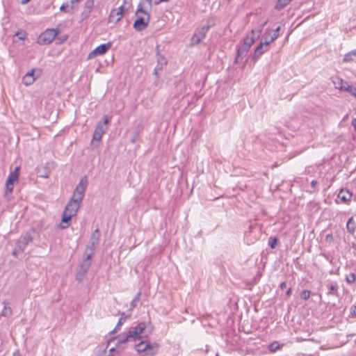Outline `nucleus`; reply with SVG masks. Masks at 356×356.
Masks as SVG:
<instances>
[{
  "label": "nucleus",
  "mask_w": 356,
  "mask_h": 356,
  "mask_svg": "<svg viewBox=\"0 0 356 356\" xmlns=\"http://www.w3.org/2000/svg\"><path fill=\"white\" fill-rule=\"evenodd\" d=\"M150 10L146 8L145 3H139L138 4L135 13L136 19L134 23V28L136 31H141L147 27L150 21Z\"/></svg>",
  "instance_id": "f257e3e1"
},
{
  "label": "nucleus",
  "mask_w": 356,
  "mask_h": 356,
  "mask_svg": "<svg viewBox=\"0 0 356 356\" xmlns=\"http://www.w3.org/2000/svg\"><path fill=\"white\" fill-rule=\"evenodd\" d=\"M80 204L70 200L65 206L62 215V220L60 224L61 229H65L69 227L72 218L76 216Z\"/></svg>",
  "instance_id": "f03ea898"
},
{
  "label": "nucleus",
  "mask_w": 356,
  "mask_h": 356,
  "mask_svg": "<svg viewBox=\"0 0 356 356\" xmlns=\"http://www.w3.org/2000/svg\"><path fill=\"white\" fill-rule=\"evenodd\" d=\"M140 339V337L131 328L124 333L118 335L113 339L116 348H124V345L129 341H136V340Z\"/></svg>",
  "instance_id": "7ed1b4c3"
},
{
  "label": "nucleus",
  "mask_w": 356,
  "mask_h": 356,
  "mask_svg": "<svg viewBox=\"0 0 356 356\" xmlns=\"http://www.w3.org/2000/svg\"><path fill=\"white\" fill-rule=\"evenodd\" d=\"M135 349L143 356H153L157 353L158 345L156 343L152 344L149 341L145 340L135 345Z\"/></svg>",
  "instance_id": "20e7f679"
},
{
  "label": "nucleus",
  "mask_w": 356,
  "mask_h": 356,
  "mask_svg": "<svg viewBox=\"0 0 356 356\" xmlns=\"http://www.w3.org/2000/svg\"><path fill=\"white\" fill-rule=\"evenodd\" d=\"M111 120V117L107 115L104 116L103 122H99L95 127L92 135V143L94 144L95 142L99 143L108 129V124Z\"/></svg>",
  "instance_id": "39448f33"
},
{
  "label": "nucleus",
  "mask_w": 356,
  "mask_h": 356,
  "mask_svg": "<svg viewBox=\"0 0 356 356\" xmlns=\"http://www.w3.org/2000/svg\"><path fill=\"white\" fill-rule=\"evenodd\" d=\"M87 184L88 180L86 177H82L79 184L74 189L72 197L70 200L81 205V203L84 197Z\"/></svg>",
  "instance_id": "423d86ee"
},
{
  "label": "nucleus",
  "mask_w": 356,
  "mask_h": 356,
  "mask_svg": "<svg viewBox=\"0 0 356 356\" xmlns=\"http://www.w3.org/2000/svg\"><path fill=\"white\" fill-rule=\"evenodd\" d=\"M58 33V31L54 29H47L39 35L38 43L41 45L50 44L56 37Z\"/></svg>",
  "instance_id": "0eeeda50"
},
{
  "label": "nucleus",
  "mask_w": 356,
  "mask_h": 356,
  "mask_svg": "<svg viewBox=\"0 0 356 356\" xmlns=\"http://www.w3.org/2000/svg\"><path fill=\"white\" fill-rule=\"evenodd\" d=\"M270 34V30L266 29L264 33L263 38L265 40V42H261L260 44L257 47V48L254 50L253 59L257 60L264 52L267 51L268 50V46L270 44L268 40V35Z\"/></svg>",
  "instance_id": "6e6552de"
},
{
  "label": "nucleus",
  "mask_w": 356,
  "mask_h": 356,
  "mask_svg": "<svg viewBox=\"0 0 356 356\" xmlns=\"http://www.w3.org/2000/svg\"><path fill=\"white\" fill-rule=\"evenodd\" d=\"M92 258V256L84 254L83 259L80 264V270L76 275V280L81 281L83 277L87 273L91 266Z\"/></svg>",
  "instance_id": "1a4fd4ad"
},
{
  "label": "nucleus",
  "mask_w": 356,
  "mask_h": 356,
  "mask_svg": "<svg viewBox=\"0 0 356 356\" xmlns=\"http://www.w3.org/2000/svg\"><path fill=\"white\" fill-rule=\"evenodd\" d=\"M19 170V167H16L15 170L13 172H10L9 174L8 179L6 180V191L7 192L11 193L13 191V186L15 181H16L18 179L19 177V173L18 171Z\"/></svg>",
  "instance_id": "9d476101"
},
{
  "label": "nucleus",
  "mask_w": 356,
  "mask_h": 356,
  "mask_svg": "<svg viewBox=\"0 0 356 356\" xmlns=\"http://www.w3.org/2000/svg\"><path fill=\"white\" fill-rule=\"evenodd\" d=\"M41 74V70L39 69H33L31 72H27L23 77V83L26 86L32 84L35 80Z\"/></svg>",
  "instance_id": "9b49d317"
},
{
  "label": "nucleus",
  "mask_w": 356,
  "mask_h": 356,
  "mask_svg": "<svg viewBox=\"0 0 356 356\" xmlns=\"http://www.w3.org/2000/svg\"><path fill=\"white\" fill-rule=\"evenodd\" d=\"M111 46L110 42L98 46L88 54V58L92 59L98 55H104L110 49Z\"/></svg>",
  "instance_id": "f8f14e48"
},
{
  "label": "nucleus",
  "mask_w": 356,
  "mask_h": 356,
  "mask_svg": "<svg viewBox=\"0 0 356 356\" xmlns=\"http://www.w3.org/2000/svg\"><path fill=\"white\" fill-rule=\"evenodd\" d=\"M130 328H131L132 330L135 332L136 334L139 336V337H140V339L143 337H147L148 335L151 333V331H149L148 333H147V325L144 322L139 323L135 326H131Z\"/></svg>",
  "instance_id": "ddd939ff"
},
{
  "label": "nucleus",
  "mask_w": 356,
  "mask_h": 356,
  "mask_svg": "<svg viewBox=\"0 0 356 356\" xmlns=\"http://www.w3.org/2000/svg\"><path fill=\"white\" fill-rule=\"evenodd\" d=\"M123 11V6H121L118 8L112 10L109 15V22L113 23H117L118 22H119L124 15Z\"/></svg>",
  "instance_id": "4468645a"
},
{
  "label": "nucleus",
  "mask_w": 356,
  "mask_h": 356,
  "mask_svg": "<svg viewBox=\"0 0 356 356\" xmlns=\"http://www.w3.org/2000/svg\"><path fill=\"white\" fill-rule=\"evenodd\" d=\"M331 80L334 88L341 91H346L347 86L349 85L347 81L343 80L339 76H333L331 78Z\"/></svg>",
  "instance_id": "2eb2a0df"
},
{
  "label": "nucleus",
  "mask_w": 356,
  "mask_h": 356,
  "mask_svg": "<svg viewBox=\"0 0 356 356\" xmlns=\"http://www.w3.org/2000/svg\"><path fill=\"white\" fill-rule=\"evenodd\" d=\"M209 30V26H204L197 33H195L192 37L191 42L193 44H199L206 35L207 32Z\"/></svg>",
  "instance_id": "dca6fc26"
},
{
  "label": "nucleus",
  "mask_w": 356,
  "mask_h": 356,
  "mask_svg": "<svg viewBox=\"0 0 356 356\" xmlns=\"http://www.w3.org/2000/svg\"><path fill=\"white\" fill-rule=\"evenodd\" d=\"M249 49H250L243 44L241 47H238L234 63L237 64L241 62L243 58L246 56Z\"/></svg>",
  "instance_id": "f3484780"
},
{
  "label": "nucleus",
  "mask_w": 356,
  "mask_h": 356,
  "mask_svg": "<svg viewBox=\"0 0 356 356\" xmlns=\"http://www.w3.org/2000/svg\"><path fill=\"white\" fill-rule=\"evenodd\" d=\"M254 34H255V31L254 30H252L251 31V33L250 35H247L244 39H243V44L246 47H248L249 49L250 48V47L254 44V42H255V40L257 39L255 36H254Z\"/></svg>",
  "instance_id": "a211bd4d"
},
{
  "label": "nucleus",
  "mask_w": 356,
  "mask_h": 356,
  "mask_svg": "<svg viewBox=\"0 0 356 356\" xmlns=\"http://www.w3.org/2000/svg\"><path fill=\"white\" fill-rule=\"evenodd\" d=\"M35 230L31 229L27 231L19 239L22 240L26 245H28L33 239Z\"/></svg>",
  "instance_id": "6ab92c4d"
},
{
  "label": "nucleus",
  "mask_w": 356,
  "mask_h": 356,
  "mask_svg": "<svg viewBox=\"0 0 356 356\" xmlns=\"http://www.w3.org/2000/svg\"><path fill=\"white\" fill-rule=\"evenodd\" d=\"M338 197L346 203L351 200L352 193L347 189H341L338 194Z\"/></svg>",
  "instance_id": "aec40b11"
},
{
  "label": "nucleus",
  "mask_w": 356,
  "mask_h": 356,
  "mask_svg": "<svg viewBox=\"0 0 356 356\" xmlns=\"http://www.w3.org/2000/svg\"><path fill=\"white\" fill-rule=\"evenodd\" d=\"M3 304L4 306L3 310L1 311V316L3 317L10 316L13 314V312L10 307L9 306V303L3 301Z\"/></svg>",
  "instance_id": "412c9836"
},
{
  "label": "nucleus",
  "mask_w": 356,
  "mask_h": 356,
  "mask_svg": "<svg viewBox=\"0 0 356 356\" xmlns=\"http://www.w3.org/2000/svg\"><path fill=\"white\" fill-rule=\"evenodd\" d=\"M346 228L349 233L354 234L356 230V223L355 222L353 218L350 217L346 223Z\"/></svg>",
  "instance_id": "4be33fe9"
},
{
  "label": "nucleus",
  "mask_w": 356,
  "mask_h": 356,
  "mask_svg": "<svg viewBox=\"0 0 356 356\" xmlns=\"http://www.w3.org/2000/svg\"><path fill=\"white\" fill-rule=\"evenodd\" d=\"M99 238H100V232L99 229H96L93 233L92 234V236L90 239V244H99Z\"/></svg>",
  "instance_id": "5701e85b"
},
{
  "label": "nucleus",
  "mask_w": 356,
  "mask_h": 356,
  "mask_svg": "<svg viewBox=\"0 0 356 356\" xmlns=\"http://www.w3.org/2000/svg\"><path fill=\"white\" fill-rule=\"evenodd\" d=\"M94 7V1L93 0H87L84 5V13L88 15L92 10Z\"/></svg>",
  "instance_id": "b1692460"
},
{
  "label": "nucleus",
  "mask_w": 356,
  "mask_h": 356,
  "mask_svg": "<svg viewBox=\"0 0 356 356\" xmlns=\"http://www.w3.org/2000/svg\"><path fill=\"white\" fill-rule=\"evenodd\" d=\"M156 58L157 66H161V67L163 68V66L167 64L166 58L163 55H161L159 51H157L156 53Z\"/></svg>",
  "instance_id": "393cba45"
},
{
  "label": "nucleus",
  "mask_w": 356,
  "mask_h": 356,
  "mask_svg": "<svg viewBox=\"0 0 356 356\" xmlns=\"http://www.w3.org/2000/svg\"><path fill=\"white\" fill-rule=\"evenodd\" d=\"M97 246V244H90V242H89V244L87 245L86 250H85V254H89L90 256H94L95 254V250L96 247Z\"/></svg>",
  "instance_id": "a878e982"
},
{
  "label": "nucleus",
  "mask_w": 356,
  "mask_h": 356,
  "mask_svg": "<svg viewBox=\"0 0 356 356\" xmlns=\"http://www.w3.org/2000/svg\"><path fill=\"white\" fill-rule=\"evenodd\" d=\"M291 1V0H278L275 5V9L280 10L284 8Z\"/></svg>",
  "instance_id": "bb28decb"
},
{
  "label": "nucleus",
  "mask_w": 356,
  "mask_h": 356,
  "mask_svg": "<svg viewBox=\"0 0 356 356\" xmlns=\"http://www.w3.org/2000/svg\"><path fill=\"white\" fill-rule=\"evenodd\" d=\"M268 21H265L264 22L259 24L258 27L256 29H254L255 31V34H254V36L257 38H259L263 29H264V26L267 24Z\"/></svg>",
  "instance_id": "cd10ccee"
},
{
  "label": "nucleus",
  "mask_w": 356,
  "mask_h": 356,
  "mask_svg": "<svg viewBox=\"0 0 356 356\" xmlns=\"http://www.w3.org/2000/svg\"><path fill=\"white\" fill-rule=\"evenodd\" d=\"M327 288L329 289L328 295L337 296V286L336 284H328Z\"/></svg>",
  "instance_id": "c85d7f7f"
},
{
  "label": "nucleus",
  "mask_w": 356,
  "mask_h": 356,
  "mask_svg": "<svg viewBox=\"0 0 356 356\" xmlns=\"http://www.w3.org/2000/svg\"><path fill=\"white\" fill-rule=\"evenodd\" d=\"M126 318H127L126 316L125 317L122 316L119 319V321H118V324L116 325L115 327L114 328V330L112 331V333H115V332H117L118 331L120 330L121 325L124 323V322L125 321Z\"/></svg>",
  "instance_id": "c756f323"
},
{
  "label": "nucleus",
  "mask_w": 356,
  "mask_h": 356,
  "mask_svg": "<svg viewBox=\"0 0 356 356\" xmlns=\"http://www.w3.org/2000/svg\"><path fill=\"white\" fill-rule=\"evenodd\" d=\"M280 30V26H278L276 29L273 31V33L270 36L269 40H268L270 43L275 40L279 37V31Z\"/></svg>",
  "instance_id": "7c9ffc66"
},
{
  "label": "nucleus",
  "mask_w": 356,
  "mask_h": 356,
  "mask_svg": "<svg viewBox=\"0 0 356 356\" xmlns=\"http://www.w3.org/2000/svg\"><path fill=\"white\" fill-rule=\"evenodd\" d=\"M345 92H348L350 95L356 98V88L353 85L347 86L346 90Z\"/></svg>",
  "instance_id": "2f4dec72"
},
{
  "label": "nucleus",
  "mask_w": 356,
  "mask_h": 356,
  "mask_svg": "<svg viewBox=\"0 0 356 356\" xmlns=\"http://www.w3.org/2000/svg\"><path fill=\"white\" fill-rule=\"evenodd\" d=\"M26 244H25L22 240L19 239L16 243V247L17 250L23 252L26 247Z\"/></svg>",
  "instance_id": "473e14b6"
},
{
  "label": "nucleus",
  "mask_w": 356,
  "mask_h": 356,
  "mask_svg": "<svg viewBox=\"0 0 356 356\" xmlns=\"http://www.w3.org/2000/svg\"><path fill=\"white\" fill-rule=\"evenodd\" d=\"M141 293L138 292L136 297L133 299V300L131 302V309L135 308L137 306L138 302L140 300Z\"/></svg>",
  "instance_id": "72a5a7b5"
},
{
  "label": "nucleus",
  "mask_w": 356,
  "mask_h": 356,
  "mask_svg": "<svg viewBox=\"0 0 356 356\" xmlns=\"http://www.w3.org/2000/svg\"><path fill=\"white\" fill-rule=\"evenodd\" d=\"M72 8H73V4H72V6L70 8V5L68 3H63L60 6V10L61 12H64V13H70V10H72Z\"/></svg>",
  "instance_id": "f704fd0d"
},
{
  "label": "nucleus",
  "mask_w": 356,
  "mask_h": 356,
  "mask_svg": "<svg viewBox=\"0 0 356 356\" xmlns=\"http://www.w3.org/2000/svg\"><path fill=\"white\" fill-rule=\"evenodd\" d=\"M311 292L309 290H304L300 293V298L305 300H307L310 297Z\"/></svg>",
  "instance_id": "c9c22d12"
},
{
  "label": "nucleus",
  "mask_w": 356,
  "mask_h": 356,
  "mask_svg": "<svg viewBox=\"0 0 356 356\" xmlns=\"http://www.w3.org/2000/svg\"><path fill=\"white\" fill-rule=\"evenodd\" d=\"M277 241H278V240H277V238H275V237H274V238L270 237V238H269L268 245H269V246H270L272 249H273V248H275L276 247L277 243Z\"/></svg>",
  "instance_id": "e433bc0d"
},
{
  "label": "nucleus",
  "mask_w": 356,
  "mask_h": 356,
  "mask_svg": "<svg viewBox=\"0 0 356 356\" xmlns=\"http://www.w3.org/2000/svg\"><path fill=\"white\" fill-rule=\"evenodd\" d=\"M355 279H356V277L354 273H350V274L348 275L346 278V282L348 284H353V282H355Z\"/></svg>",
  "instance_id": "4c0bfd02"
},
{
  "label": "nucleus",
  "mask_w": 356,
  "mask_h": 356,
  "mask_svg": "<svg viewBox=\"0 0 356 356\" xmlns=\"http://www.w3.org/2000/svg\"><path fill=\"white\" fill-rule=\"evenodd\" d=\"M152 1L153 0H141L139 3H143L146 5V8L151 10L152 8Z\"/></svg>",
  "instance_id": "58836bf2"
},
{
  "label": "nucleus",
  "mask_w": 356,
  "mask_h": 356,
  "mask_svg": "<svg viewBox=\"0 0 356 356\" xmlns=\"http://www.w3.org/2000/svg\"><path fill=\"white\" fill-rule=\"evenodd\" d=\"M15 35L17 36L20 40H24L26 38V33L24 31H17Z\"/></svg>",
  "instance_id": "ea45409f"
},
{
  "label": "nucleus",
  "mask_w": 356,
  "mask_h": 356,
  "mask_svg": "<svg viewBox=\"0 0 356 356\" xmlns=\"http://www.w3.org/2000/svg\"><path fill=\"white\" fill-rule=\"evenodd\" d=\"M352 60V58H350V54H346L343 59V61L346 63V62H350Z\"/></svg>",
  "instance_id": "a19ab883"
},
{
  "label": "nucleus",
  "mask_w": 356,
  "mask_h": 356,
  "mask_svg": "<svg viewBox=\"0 0 356 356\" xmlns=\"http://www.w3.org/2000/svg\"><path fill=\"white\" fill-rule=\"evenodd\" d=\"M20 253H22V252H21V251H19V250H17V248L15 246V249H14V250H13V251L12 254H13L14 257H17V255H18L19 254H20Z\"/></svg>",
  "instance_id": "79ce46f5"
},
{
  "label": "nucleus",
  "mask_w": 356,
  "mask_h": 356,
  "mask_svg": "<svg viewBox=\"0 0 356 356\" xmlns=\"http://www.w3.org/2000/svg\"><path fill=\"white\" fill-rule=\"evenodd\" d=\"M162 70L161 66H157V65H156V67L154 68V74L156 76H157V74H158V72H159V71H160V70Z\"/></svg>",
  "instance_id": "37998d69"
},
{
  "label": "nucleus",
  "mask_w": 356,
  "mask_h": 356,
  "mask_svg": "<svg viewBox=\"0 0 356 356\" xmlns=\"http://www.w3.org/2000/svg\"><path fill=\"white\" fill-rule=\"evenodd\" d=\"M350 312L352 315L356 316V305H353L351 307Z\"/></svg>",
  "instance_id": "c03bdc74"
},
{
  "label": "nucleus",
  "mask_w": 356,
  "mask_h": 356,
  "mask_svg": "<svg viewBox=\"0 0 356 356\" xmlns=\"http://www.w3.org/2000/svg\"><path fill=\"white\" fill-rule=\"evenodd\" d=\"M351 124L353 127L354 129L356 131V118H353L351 122Z\"/></svg>",
  "instance_id": "a18cd8bd"
},
{
  "label": "nucleus",
  "mask_w": 356,
  "mask_h": 356,
  "mask_svg": "<svg viewBox=\"0 0 356 356\" xmlns=\"http://www.w3.org/2000/svg\"><path fill=\"white\" fill-rule=\"evenodd\" d=\"M317 184H318L317 181L312 180V182H311V186H312V188H315L316 186H317Z\"/></svg>",
  "instance_id": "49530a36"
},
{
  "label": "nucleus",
  "mask_w": 356,
  "mask_h": 356,
  "mask_svg": "<svg viewBox=\"0 0 356 356\" xmlns=\"http://www.w3.org/2000/svg\"><path fill=\"white\" fill-rule=\"evenodd\" d=\"M286 283L285 282H282V283L280 284V289H285V288H286Z\"/></svg>",
  "instance_id": "de8ad7c7"
},
{
  "label": "nucleus",
  "mask_w": 356,
  "mask_h": 356,
  "mask_svg": "<svg viewBox=\"0 0 356 356\" xmlns=\"http://www.w3.org/2000/svg\"><path fill=\"white\" fill-rule=\"evenodd\" d=\"M115 351V348H111L110 350H109V355L108 356H113V353Z\"/></svg>",
  "instance_id": "09e8293b"
},
{
  "label": "nucleus",
  "mask_w": 356,
  "mask_h": 356,
  "mask_svg": "<svg viewBox=\"0 0 356 356\" xmlns=\"http://www.w3.org/2000/svg\"><path fill=\"white\" fill-rule=\"evenodd\" d=\"M332 239H333V237H332V234L327 235V236H326V240L327 241H332Z\"/></svg>",
  "instance_id": "8fccbe9b"
},
{
  "label": "nucleus",
  "mask_w": 356,
  "mask_h": 356,
  "mask_svg": "<svg viewBox=\"0 0 356 356\" xmlns=\"http://www.w3.org/2000/svg\"><path fill=\"white\" fill-rule=\"evenodd\" d=\"M291 293H292V289H291V288H289V289L286 291V296H291Z\"/></svg>",
  "instance_id": "3c124183"
},
{
  "label": "nucleus",
  "mask_w": 356,
  "mask_h": 356,
  "mask_svg": "<svg viewBox=\"0 0 356 356\" xmlns=\"http://www.w3.org/2000/svg\"><path fill=\"white\" fill-rule=\"evenodd\" d=\"M162 2H167V0H158L157 1L155 2V4L159 5Z\"/></svg>",
  "instance_id": "603ef678"
},
{
  "label": "nucleus",
  "mask_w": 356,
  "mask_h": 356,
  "mask_svg": "<svg viewBox=\"0 0 356 356\" xmlns=\"http://www.w3.org/2000/svg\"><path fill=\"white\" fill-rule=\"evenodd\" d=\"M31 0H20V2L22 4H26L29 3Z\"/></svg>",
  "instance_id": "864d4df0"
},
{
  "label": "nucleus",
  "mask_w": 356,
  "mask_h": 356,
  "mask_svg": "<svg viewBox=\"0 0 356 356\" xmlns=\"http://www.w3.org/2000/svg\"><path fill=\"white\" fill-rule=\"evenodd\" d=\"M348 54H350V56L351 55L356 56V49L353 50L352 51L349 52Z\"/></svg>",
  "instance_id": "5fc2aeb1"
},
{
  "label": "nucleus",
  "mask_w": 356,
  "mask_h": 356,
  "mask_svg": "<svg viewBox=\"0 0 356 356\" xmlns=\"http://www.w3.org/2000/svg\"><path fill=\"white\" fill-rule=\"evenodd\" d=\"M13 356H20L19 351L15 352Z\"/></svg>",
  "instance_id": "6e6d98bb"
},
{
  "label": "nucleus",
  "mask_w": 356,
  "mask_h": 356,
  "mask_svg": "<svg viewBox=\"0 0 356 356\" xmlns=\"http://www.w3.org/2000/svg\"><path fill=\"white\" fill-rule=\"evenodd\" d=\"M80 0H72L71 3L74 4V3H78Z\"/></svg>",
  "instance_id": "4d7b16f0"
},
{
  "label": "nucleus",
  "mask_w": 356,
  "mask_h": 356,
  "mask_svg": "<svg viewBox=\"0 0 356 356\" xmlns=\"http://www.w3.org/2000/svg\"><path fill=\"white\" fill-rule=\"evenodd\" d=\"M269 30H270V34H269V35H268V39H267V40H270V36L272 35H271V32H272V31H271L270 29H269Z\"/></svg>",
  "instance_id": "13d9d810"
},
{
  "label": "nucleus",
  "mask_w": 356,
  "mask_h": 356,
  "mask_svg": "<svg viewBox=\"0 0 356 356\" xmlns=\"http://www.w3.org/2000/svg\"><path fill=\"white\" fill-rule=\"evenodd\" d=\"M274 345H275V343H272V344L270 345V348H271L272 349H276V348H277V347L275 348V346H274Z\"/></svg>",
  "instance_id": "bf43d9fd"
},
{
  "label": "nucleus",
  "mask_w": 356,
  "mask_h": 356,
  "mask_svg": "<svg viewBox=\"0 0 356 356\" xmlns=\"http://www.w3.org/2000/svg\"><path fill=\"white\" fill-rule=\"evenodd\" d=\"M274 345H275V343H272V344L270 345V348H271L272 349H276V348H277V347L275 348V346H274Z\"/></svg>",
  "instance_id": "052dcab7"
},
{
  "label": "nucleus",
  "mask_w": 356,
  "mask_h": 356,
  "mask_svg": "<svg viewBox=\"0 0 356 356\" xmlns=\"http://www.w3.org/2000/svg\"><path fill=\"white\" fill-rule=\"evenodd\" d=\"M216 356H219V355H218V354H216Z\"/></svg>",
  "instance_id": "680f3d73"
},
{
  "label": "nucleus",
  "mask_w": 356,
  "mask_h": 356,
  "mask_svg": "<svg viewBox=\"0 0 356 356\" xmlns=\"http://www.w3.org/2000/svg\"><path fill=\"white\" fill-rule=\"evenodd\" d=\"M170 0H167V2H168Z\"/></svg>",
  "instance_id": "e2e57ef3"
}]
</instances>
